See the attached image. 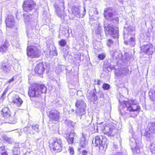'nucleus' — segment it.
Here are the masks:
<instances>
[{
	"label": "nucleus",
	"mask_w": 155,
	"mask_h": 155,
	"mask_svg": "<svg viewBox=\"0 0 155 155\" xmlns=\"http://www.w3.org/2000/svg\"><path fill=\"white\" fill-rule=\"evenodd\" d=\"M7 151H4L1 152V155H8Z\"/></svg>",
	"instance_id": "nucleus-56"
},
{
	"label": "nucleus",
	"mask_w": 155,
	"mask_h": 155,
	"mask_svg": "<svg viewBox=\"0 0 155 155\" xmlns=\"http://www.w3.org/2000/svg\"><path fill=\"white\" fill-rule=\"evenodd\" d=\"M108 141L104 136L99 135L96 136L95 139V146L97 147L100 151H105L107 148Z\"/></svg>",
	"instance_id": "nucleus-4"
},
{
	"label": "nucleus",
	"mask_w": 155,
	"mask_h": 155,
	"mask_svg": "<svg viewBox=\"0 0 155 155\" xmlns=\"http://www.w3.org/2000/svg\"><path fill=\"white\" fill-rule=\"evenodd\" d=\"M50 79L53 81H55V79L53 77L51 78Z\"/></svg>",
	"instance_id": "nucleus-61"
},
{
	"label": "nucleus",
	"mask_w": 155,
	"mask_h": 155,
	"mask_svg": "<svg viewBox=\"0 0 155 155\" xmlns=\"http://www.w3.org/2000/svg\"><path fill=\"white\" fill-rule=\"evenodd\" d=\"M111 10H104V15L106 19H109L113 16V13L111 12Z\"/></svg>",
	"instance_id": "nucleus-25"
},
{
	"label": "nucleus",
	"mask_w": 155,
	"mask_h": 155,
	"mask_svg": "<svg viewBox=\"0 0 155 155\" xmlns=\"http://www.w3.org/2000/svg\"><path fill=\"white\" fill-rule=\"evenodd\" d=\"M23 131L26 134L28 135L29 134H34V133L31 131V124H28L27 126L23 128Z\"/></svg>",
	"instance_id": "nucleus-23"
},
{
	"label": "nucleus",
	"mask_w": 155,
	"mask_h": 155,
	"mask_svg": "<svg viewBox=\"0 0 155 155\" xmlns=\"http://www.w3.org/2000/svg\"><path fill=\"white\" fill-rule=\"evenodd\" d=\"M120 103V105L122 107H123V108L124 110H127L129 111L130 112H134L136 110L135 109H133L132 106V104L133 103V101L132 100H129V101H123L121 102L120 101H119Z\"/></svg>",
	"instance_id": "nucleus-11"
},
{
	"label": "nucleus",
	"mask_w": 155,
	"mask_h": 155,
	"mask_svg": "<svg viewBox=\"0 0 155 155\" xmlns=\"http://www.w3.org/2000/svg\"><path fill=\"white\" fill-rule=\"evenodd\" d=\"M66 66L64 65L59 64L57 68L56 71L58 73H60L62 72L64 70L66 69Z\"/></svg>",
	"instance_id": "nucleus-28"
},
{
	"label": "nucleus",
	"mask_w": 155,
	"mask_h": 155,
	"mask_svg": "<svg viewBox=\"0 0 155 155\" xmlns=\"http://www.w3.org/2000/svg\"><path fill=\"white\" fill-rule=\"evenodd\" d=\"M102 87L104 90H108L110 87V85L106 83H104L102 85Z\"/></svg>",
	"instance_id": "nucleus-37"
},
{
	"label": "nucleus",
	"mask_w": 155,
	"mask_h": 155,
	"mask_svg": "<svg viewBox=\"0 0 155 155\" xmlns=\"http://www.w3.org/2000/svg\"><path fill=\"white\" fill-rule=\"evenodd\" d=\"M16 15L17 18L19 19L20 18V17L21 16L22 14L20 13V12H19L18 10L16 12Z\"/></svg>",
	"instance_id": "nucleus-43"
},
{
	"label": "nucleus",
	"mask_w": 155,
	"mask_h": 155,
	"mask_svg": "<svg viewBox=\"0 0 155 155\" xmlns=\"http://www.w3.org/2000/svg\"><path fill=\"white\" fill-rule=\"evenodd\" d=\"M9 45L8 42L6 40L2 45L0 46V52L2 53L5 52L8 50Z\"/></svg>",
	"instance_id": "nucleus-21"
},
{
	"label": "nucleus",
	"mask_w": 155,
	"mask_h": 155,
	"mask_svg": "<svg viewBox=\"0 0 155 155\" xmlns=\"http://www.w3.org/2000/svg\"><path fill=\"white\" fill-rule=\"evenodd\" d=\"M46 54H47V55H51V53H52V51H51L49 49H47L46 51Z\"/></svg>",
	"instance_id": "nucleus-52"
},
{
	"label": "nucleus",
	"mask_w": 155,
	"mask_h": 155,
	"mask_svg": "<svg viewBox=\"0 0 155 155\" xmlns=\"http://www.w3.org/2000/svg\"><path fill=\"white\" fill-rule=\"evenodd\" d=\"M76 134L74 132H71L69 134L68 133H67L65 134H64V137L65 138H67L68 137H70V138H72V139H74V137L75 136V135Z\"/></svg>",
	"instance_id": "nucleus-31"
},
{
	"label": "nucleus",
	"mask_w": 155,
	"mask_h": 155,
	"mask_svg": "<svg viewBox=\"0 0 155 155\" xmlns=\"http://www.w3.org/2000/svg\"><path fill=\"white\" fill-rule=\"evenodd\" d=\"M4 151H7L5 147L3 146L0 147V151L3 152Z\"/></svg>",
	"instance_id": "nucleus-53"
},
{
	"label": "nucleus",
	"mask_w": 155,
	"mask_h": 155,
	"mask_svg": "<svg viewBox=\"0 0 155 155\" xmlns=\"http://www.w3.org/2000/svg\"><path fill=\"white\" fill-rule=\"evenodd\" d=\"M106 34H109L114 38H118V28L117 27H113L111 25H104Z\"/></svg>",
	"instance_id": "nucleus-9"
},
{
	"label": "nucleus",
	"mask_w": 155,
	"mask_h": 155,
	"mask_svg": "<svg viewBox=\"0 0 155 155\" xmlns=\"http://www.w3.org/2000/svg\"><path fill=\"white\" fill-rule=\"evenodd\" d=\"M18 150L19 149L15 147L14 148L13 150V155H17L18 154Z\"/></svg>",
	"instance_id": "nucleus-41"
},
{
	"label": "nucleus",
	"mask_w": 155,
	"mask_h": 155,
	"mask_svg": "<svg viewBox=\"0 0 155 155\" xmlns=\"http://www.w3.org/2000/svg\"><path fill=\"white\" fill-rule=\"evenodd\" d=\"M101 81L100 80H97V81L95 80L94 81V83L95 84H97L98 86H100L101 85Z\"/></svg>",
	"instance_id": "nucleus-46"
},
{
	"label": "nucleus",
	"mask_w": 155,
	"mask_h": 155,
	"mask_svg": "<svg viewBox=\"0 0 155 155\" xmlns=\"http://www.w3.org/2000/svg\"><path fill=\"white\" fill-rule=\"evenodd\" d=\"M150 151L152 153L155 154V144L151 143L150 147Z\"/></svg>",
	"instance_id": "nucleus-35"
},
{
	"label": "nucleus",
	"mask_w": 155,
	"mask_h": 155,
	"mask_svg": "<svg viewBox=\"0 0 155 155\" xmlns=\"http://www.w3.org/2000/svg\"><path fill=\"white\" fill-rule=\"evenodd\" d=\"M75 105L78 108V109L76 110V112L86 110V103L82 100H77L76 103Z\"/></svg>",
	"instance_id": "nucleus-15"
},
{
	"label": "nucleus",
	"mask_w": 155,
	"mask_h": 155,
	"mask_svg": "<svg viewBox=\"0 0 155 155\" xmlns=\"http://www.w3.org/2000/svg\"><path fill=\"white\" fill-rule=\"evenodd\" d=\"M80 145L82 148H86L87 147V142L86 141L83 133H82V138L80 141Z\"/></svg>",
	"instance_id": "nucleus-22"
},
{
	"label": "nucleus",
	"mask_w": 155,
	"mask_h": 155,
	"mask_svg": "<svg viewBox=\"0 0 155 155\" xmlns=\"http://www.w3.org/2000/svg\"><path fill=\"white\" fill-rule=\"evenodd\" d=\"M12 66L11 65L3 63L0 67V71L4 73H8L10 72Z\"/></svg>",
	"instance_id": "nucleus-16"
},
{
	"label": "nucleus",
	"mask_w": 155,
	"mask_h": 155,
	"mask_svg": "<svg viewBox=\"0 0 155 155\" xmlns=\"http://www.w3.org/2000/svg\"><path fill=\"white\" fill-rule=\"evenodd\" d=\"M65 123L68 126H71L73 127L75 125L74 123L69 120H66L65 121Z\"/></svg>",
	"instance_id": "nucleus-32"
},
{
	"label": "nucleus",
	"mask_w": 155,
	"mask_h": 155,
	"mask_svg": "<svg viewBox=\"0 0 155 155\" xmlns=\"http://www.w3.org/2000/svg\"><path fill=\"white\" fill-rule=\"evenodd\" d=\"M27 54L31 58H36L39 57L41 51L36 47L31 45L27 47Z\"/></svg>",
	"instance_id": "nucleus-6"
},
{
	"label": "nucleus",
	"mask_w": 155,
	"mask_h": 155,
	"mask_svg": "<svg viewBox=\"0 0 155 155\" xmlns=\"http://www.w3.org/2000/svg\"><path fill=\"white\" fill-rule=\"evenodd\" d=\"M113 20L114 21V22H115L116 24H119V20L118 17H117L115 19H114Z\"/></svg>",
	"instance_id": "nucleus-51"
},
{
	"label": "nucleus",
	"mask_w": 155,
	"mask_h": 155,
	"mask_svg": "<svg viewBox=\"0 0 155 155\" xmlns=\"http://www.w3.org/2000/svg\"><path fill=\"white\" fill-rule=\"evenodd\" d=\"M96 12V14H98V12H97V10H95V11L94 12Z\"/></svg>",
	"instance_id": "nucleus-64"
},
{
	"label": "nucleus",
	"mask_w": 155,
	"mask_h": 155,
	"mask_svg": "<svg viewBox=\"0 0 155 155\" xmlns=\"http://www.w3.org/2000/svg\"><path fill=\"white\" fill-rule=\"evenodd\" d=\"M140 105H139L138 104H136V112H139L140 111Z\"/></svg>",
	"instance_id": "nucleus-49"
},
{
	"label": "nucleus",
	"mask_w": 155,
	"mask_h": 155,
	"mask_svg": "<svg viewBox=\"0 0 155 155\" xmlns=\"http://www.w3.org/2000/svg\"><path fill=\"white\" fill-rule=\"evenodd\" d=\"M113 41L110 39H109L107 41V45L108 46H110L111 44H112L113 43Z\"/></svg>",
	"instance_id": "nucleus-48"
},
{
	"label": "nucleus",
	"mask_w": 155,
	"mask_h": 155,
	"mask_svg": "<svg viewBox=\"0 0 155 155\" xmlns=\"http://www.w3.org/2000/svg\"><path fill=\"white\" fill-rule=\"evenodd\" d=\"M97 29L95 30V32L96 34L98 35L100 34L101 29V27L99 25L97 27Z\"/></svg>",
	"instance_id": "nucleus-42"
},
{
	"label": "nucleus",
	"mask_w": 155,
	"mask_h": 155,
	"mask_svg": "<svg viewBox=\"0 0 155 155\" xmlns=\"http://www.w3.org/2000/svg\"><path fill=\"white\" fill-rule=\"evenodd\" d=\"M144 135L152 140L153 137V134H155V122H150L148 124V128L144 130Z\"/></svg>",
	"instance_id": "nucleus-8"
},
{
	"label": "nucleus",
	"mask_w": 155,
	"mask_h": 155,
	"mask_svg": "<svg viewBox=\"0 0 155 155\" xmlns=\"http://www.w3.org/2000/svg\"><path fill=\"white\" fill-rule=\"evenodd\" d=\"M36 6L35 2L32 0H27L25 1L23 5V10H25V8L28 7V8H31L32 9H35L37 10L35 8Z\"/></svg>",
	"instance_id": "nucleus-14"
},
{
	"label": "nucleus",
	"mask_w": 155,
	"mask_h": 155,
	"mask_svg": "<svg viewBox=\"0 0 155 155\" xmlns=\"http://www.w3.org/2000/svg\"><path fill=\"white\" fill-rule=\"evenodd\" d=\"M129 71L127 68H124L116 69L115 71V74L116 76H121L123 74H125L128 73Z\"/></svg>",
	"instance_id": "nucleus-19"
},
{
	"label": "nucleus",
	"mask_w": 155,
	"mask_h": 155,
	"mask_svg": "<svg viewBox=\"0 0 155 155\" xmlns=\"http://www.w3.org/2000/svg\"><path fill=\"white\" fill-rule=\"evenodd\" d=\"M140 149L138 147L137 145V143H136V153H139L140 152Z\"/></svg>",
	"instance_id": "nucleus-55"
},
{
	"label": "nucleus",
	"mask_w": 155,
	"mask_h": 155,
	"mask_svg": "<svg viewBox=\"0 0 155 155\" xmlns=\"http://www.w3.org/2000/svg\"><path fill=\"white\" fill-rule=\"evenodd\" d=\"M87 153L88 152L87 150H81L80 154H81L82 155H87Z\"/></svg>",
	"instance_id": "nucleus-45"
},
{
	"label": "nucleus",
	"mask_w": 155,
	"mask_h": 155,
	"mask_svg": "<svg viewBox=\"0 0 155 155\" xmlns=\"http://www.w3.org/2000/svg\"><path fill=\"white\" fill-rule=\"evenodd\" d=\"M2 138L4 141L9 144H12L13 142V140L12 139L8 137L5 135H3Z\"/></svg>",
	"instance_id": "nucleus-30"
},
{
	"label": "nucleus",
	"mask_w": 155,
	"mask_h": 155,
	"mask_svg": "<svg viewBox=\"0 0 155 155\" xmlns=\"http://www.w3.org/2000/svg\"><path fill=\"white\" fill-rule=\"evenodd\" d=\"M1 113L4 118L9 120V123L14 124L17 122V119L16 115V112H15L13 114H12L8 107H4L2 110Z\"/></svg>",
	"instance_id": "nucleus-5"
},
{
	"label": "nucleus",
	"mask_w": 155,
	"mask_h": 155,
	"mask_svg": "<svg viewBox=\"0 0 155 155\" xmlns=\"http://www.w3.org/2000/svg\"><path fill=\"white\" fill-rule=\"evenodd\" d=\"M86 120L88 122L89 124H90L92 122V118L91 116L88 115L86 116Z\"/></svg>",
	"instance_id": "nucleus-39"
},
{
	"label": "nucleus",
	"mask_w": 155,
	"mask_h": 155,
	"mask_svg": "<svg viewBox=\"0 0 155 155\" xmlns=\"http://www.w3.org/2000/svg\"><path fill=\"white\" fill-rule=\"evenodd\" d=\"M60 114L57 110L53 109L49 112L48 117L51 120L58 122L61 117Z\"/></svg>",
	"instance_id": "nucleus-12"
},
{
	"label": "nucleus",
	"mask_w": 155,
	"mask_h": 155,
	"mask_svg": "<svg viewBox=\"0 0 155 155\" xmlns=\"http://www.w3.org/2000/svg\"><path fill=\"white\" fill-rule=\"evenodd\" d=\"M14 80V77H13L12 79H10L8 81H7L6 82V84H7L8 83H10L12 82Z\"/></svg>",
	"instance_id": "nucleus-54"
},
{
	"label": "nucleus",
	"mask_w": 155,
	"mask_h": 155,
	"mask_svg": "<svg viewBox=\"0 0 155 155\" xmlns=\"http://www.w3.org/2000/svg\"><path fill=\"white\" fill-rule=\"evenodd\" d=\"M85 110H83L82 111H79L76 112V114L78 116H80V118L81 119L84 120L86 119V117L85 116V114L86 113Z\"/></svg>",
	"instance_id": "nucleus-26"
},
{
	"label": "nucleus",
	"mask_w": 155,
	"mask_h": 155,
	"mask_svg": "<svg viewBox=\"0 0 155 155\" xmlns=\"http://www.w3.org/2000/svg\"><path fill=\"white\" fill-rule=\"evenodd\" d=\"M87 98L89 101H96L97 99V96L94 91H91L87 94Z\"/></svg>",
	"instance_id": "nucleus-20"
},
{
	"label": "nucleus",
	"mask_w": 155,
	"mask_h": 155,
	"mask_svg": "<svg viewBox=\"0 0 155 155\" xmlns=\"http://www.w3.org/2000/svg\"><path fill=\"white\" fill-rule=\"evenodd\" d=\"M66 139L67 140L69 144H72L73 143L74 139L72 138H70L69 137H68L67 138H66Z\"/></svg>",
	"instance_id": "nucleus-40"
},
{
	"label": "nucleus",
	"mask_w": 155,
	"mask_h": 155,
	"mask_svg": "<svg viewBox=\"0 0 155 155\" xmlns=\"http://www.w3.org/2000/svg\"><path fill=\"white\" fill-rule=\"evenodd\" d=\"M64 10H57L56 12L58 15L60 17L64 16Z\"/></svg>",
	"instance_id": "nucleus-33"
},
{
	"label": "nucleus",
	"mask_w": 155,
	"mask_h": 155,
	"mask_svg": "<svg viewBox=\"0 0 155 155\" xmlns=\"http://www.w3.org/2000/svg\"><path fill=\"white\" fill-rule=\"evenodd\" d=\"M12 102L14 105L18 107L22 104L23 101L18 95H15L12 97Z\"/></svg>",
	"instance_id": "nucleus-17"
},
{
	"label": "nucleus",
	"mask_w": 155,
	"mask_h": 155,
	"mask_svg": "<svg viewBox=\"0 0 155 155\" xmlns=\"http://www.w3.org/2000/svg\"><path fill=\"white\" fill-rule=\"evenodd\" d=\"M111 155H127L125 153H122L121 152H117Z\"/></svg>",
	"instance_id": "nucleus-50"
},
{
	"label": "nucleus",
	"mask_w": 155,
	"mask_h": 155,
	"mask_svg": "<svg viewBox=\"0 0 155 155\" xmlns=\"http://www.w3.org/2000/svg\"><path fill=\"white\" fill-rule=\"evenodd\" d=\"M38 124H33L31 126V129H32L31 131H32L35 134V132H38L39 131L38 128Z\"/></svg>",
	"instance_id": "nucleus-27"
},
{
	"label": "nucleus",
	"mask_w": 155,
	"mask_h": 155,
	"mask_svg": "<svg viewBox=\"0 0 155 155\" xmlns=\"http://www.w3.org/2000/svg\"><path fill=\"white\" fill-rule=\"evenodd\" d=\"M132 137L130 138V141L133 143H136V140L134 137L133 135H132Z\"/></svg>",
	"instance_id": "nucleus-47"
},
{
	"label": "nucleus",
	"mask_w": 155,
	"mask_h": 155,
	"mask_svg": "<svg viewBox=\"0 0 155 155\" xmlns=\"http://www.w3.org/2000/svg\"><path fill=\"white\" fill-rule=\"evenodd\" d=\"M124 43L127 45L134 47L136 44L135 36L131 37L128 42L125 41Z\"/></svg>",
	"instance_id": "nucleus-24"
},
{
	"label": "nucleus",
	"mask_w": 155,
	"mask_h": 155,
	"mask_svg": "<svg viewBox=\"0 0 155 155\" xmlns=\"http://www.w3.org/2000/svg\"><path fill=\"white\" fill-rule=\"evenodd\" d=\"M140 45H142L141 47V50L143 53L148 55H152L154 50L152 45L150 43L147 44H143L142 41H140Z\"/></svg>",
	"instance_id": "nucleus-10"
},
{
	"label": "nucleus",
	"mask_w": 155,
	"mask_h": 155,
	"mask_svg": "<svg viewBox=\"0 0 155 155\" xmlns=\"http://www.w3.org/2000/svg\"><path fill=\"white\" fill-rule=\"evenodd\" d=\"M14 68V70L15 71H18V70L15 67V68Z\"/></svg>",
	"instance_id": "nucleus-63"
},
{
	"label": "nucleus",
	"mask_w": 155,
	"mask_h": 155,
	"mask_svg": "<svg viewBox=\"0 0 155 155\" xmlns=\"http://www.w3.org/2000/svg\"><path fill=\"white\" fill-rule=\"evenodd\" d=\"M47 88L44 85L34 84L29 88L28 94L30 97H41V94L46 92Z\"/></svg>",
	"instance_id": "nucleus-1"
},
{
	"label": "nucleus",
	"mask_w": 155,
	"mask_h": 155,
	"mask_svg": "<svg viewBox=\"0 0 155 155\" xmlns=\"http://www.w3.org/2000/svg\"><path fill=\"white\" fill-rule=\"evenodd\" d=\"M82 11H83V14H82V15H83V16H84V15H85L86 14V10H82Z\"/></svg>",
	"instance_id": "nucleus-60"
},
{
	"label": "nucleus",
	"mask_w": 155,
	"mask_h": 155,
	"mask_svg": "<svg viewBox=\"0 0 155 155\" xmlns=\"http://www.w3.org/2000/svg\"><path fill=\"white\" fill-rule=\"evenodd\" d=\"M69 152L70 154L73 155L74 153V148L71 147H70L69 148Z\"/></svg>",
	"instance_id": "nucleus-44"
},
{
	"label": "nucleus",
	"mask_w": 155,
	"mask_h": 155,
	"mask_svg": "<svg viewBox=\"0 0 155 155\" xmlns=\"http://www.w3.org/2000/svg\"><path fill=\"white\" fill-rule=\"evenodd\" d=\"M5 22L7 27L8 28L13 27L15 25V21L13 16L11 15H8L6 19Z\"/></svg>",
	"instance_id": "nucleus-18"
},
{
	"label": "nucleus",
	"mask_w": 155,
	"mask_h": 155,
	"mask_svg": "<svg viewBox=\"0 0 155 155\" xmlns=\"http://www.w3.org/2000/svg\"><path fill=\"white\" fill-rule=\"evenodd\" d=\"M49 146L51 149L56 152H59L62 150V140L60 138L53 137L50 139Z\"/></svg>",
	"instance_id": "nucleus-3"
},
{
	"label": "nucleus",
	"mask_w": 155,
	"mask_h": 155,
	"mask_svg": "<svg viewBox=\"0 0 155 155\" xmlns=\"http://www.w3.org/2000/svg\"><path fill=\"white\" fill-rule=\"evenodd\" d=\"M24 12H25L23 13V16L26 25V33L27 36L29 37V34L28 29L32 30L34 28V27L32 26V25L31 24L33 16L29 14L25 10H24Z\"/></svg>",
	"instance_id": "nucleus-7"
},
{
	"label": "nucleus",
	"mask_w": 155,
	"mask_h": 155,
	"mask_svg": "<svg viewBox=\"0 0 155 155\" xmlns=\"http://www.w3.org/2000/svg\"><path fill=\"white\" fill-rule=\"evenodd\" d=\"M130 132L132 134V135H133V134L134 133L133 131V129L132 127H131V128L130 130Z\"/></svg>",
	"instance_id": "nucleus-58"
},
{
	"label": "nucleus",
	"mask_w": 155,
	"mask_h": 155,
	"mask_svg": "<svg viewBox=\"0 0 155 155\" xmlns=\"http://www.w3.org/2000/svg\"><path fill=\"white\" fill-rule=\"evenodd\" d=\"M8 90V88L7 87L6 88L4 91L3 93L2 94L1 97V98L2 100H4L5 97V95L6 94V93L7 92Z\"/></svg>",
	"instance_id": "nucleus-36"
},
{
	"label": "nucleus",
	"mask_w": 155,
	"mask_h": 155,
	"mask_svg": "<svg viewBox=\"0 0 155 155\" xmlns=\"http://www.w3.org/2000/svg\"><path fill=\"white\" fill-rule=\"evenodd\" d=\"M46 67V66L43 63H39L37 64L35 67L34 71L35 73L39 75H42L45 71Z\"/></svg>",
	"instance_id": "nucleus-13"
},
{
	"label": "nucleus",
	"mask_w": 155,
	"mask_h": 155,
	"mask_svg": "<svg viewBox=\"0 0 155 155\" xmlns=\"http://www.w3.org/2000/svg\"><path fill=\"white\" fill-rule=\"evenodd\" d=\"M135 147H136V146L135 147H134V150H133V148H131V149H132V150H133V153H135Z\"/></svg>",
	"instance_id": "nucleus-62"
},
{
	"label": "nucleus",
	"mask_w": 155,
	"mask_h": 155,
	"mask_svg": "<svg viewBox=\"0 0 155 155\" xmlns=\"http://www.w3.org/2000/svg\"><path fill=\"white\" fill-rule=\"evenodd\" d=\"M53 55L56 56H57L58 54L57 52V50H54V51L53 52Z\"/></svg>",
	"instance_id": "nucleus-57"
},
{
	"label": "nucleus",
	"mask_w": 155,
	"mask_h": 155,
	"mask_svg": "<svg viewBox=\"0 0 155 155\" xmlns=\"http://www.w3.org/2000/svg\"><path fill=\"white\" fill-rule=\"evenodd\" d=\"M67 42L64 39H61L59 41V45L61 47H64L66 44Z\"/></svg>",
	"instance_id": "nucleus-34"
},
{
	"label": "nucleus",
	"mask_w": 155,
	"mask_h": 155,
	"mask_svg": "<svg viewBox=\"0 0 155 155\" xmlns=\"http://www.w3.org/2000/svg\"><path fill=\"white\" fill-rule=\"evenodd\" d=\"M149 94L150 99L152 101H155V90H151L149 92Z\"/></svg>",
	"instance_id": "nucleus-29"
},
{
	"label": "nucleus",
	"mask_w": 155,
	"mask_h": 155,
	"mask_svg": "<svg viewBox=\"0 0 155 155\" xmlns=\"http://www.w3.org/2000/svg\"><path fill=\"white\" fill-rule=\"evenodd\" d=\"M104 97V94L102 93H101V94L100 95V97L103 98Z\"/></svg>",
	"instance_id": "nucleus-59"
},
{
	"label": "nucleus",
	"mask_w": 155,
	"mask_h": 155,
	"mask_svg": "<svg viewBox=\"0 0 155 155\" xmlns=\"http://www.w3.org/2000/svg\"><path fill=\"white\" fill-rule=\"evenodd\" d=\"M106 57V54L104 53L99 54L98 56V58L100 60H103Z\"/></svg>",
	"instance_id": "nucleus-38"
},
{
	"label": "nucleus",
	"mask_w": 155,
	"mask_h": 155,
	"mask_svg": "<svg viewBox=\"0 0 155 155\" xmlns=\"http://www.w3.org/2000/svg\"><path fill=\"white\" fill-rule=\"evenodd\" d=\"M102 130L104 134H107L111 138H117L119 135L118 134V130L114 126L110 124H104Z\"/></svg>",
	"instance_id": "nucleus-2"
}]
</instances>
